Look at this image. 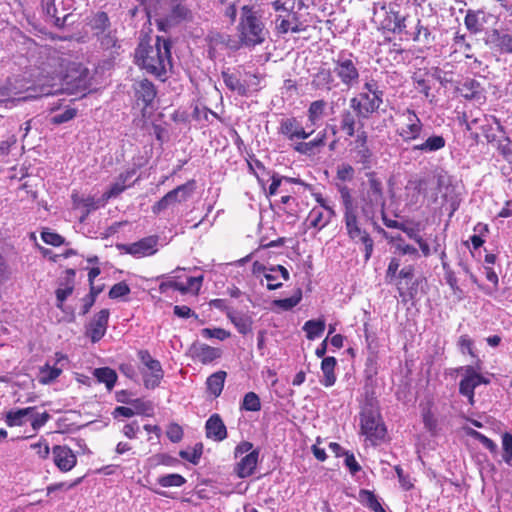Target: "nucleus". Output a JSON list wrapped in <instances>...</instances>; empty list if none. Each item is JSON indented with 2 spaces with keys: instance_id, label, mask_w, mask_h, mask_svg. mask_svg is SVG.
Segmentation results:
<instances>
[{
  "instance_id": "nucleus-11",
  "label": "nucleus",
  "mask_w": 512,
  "mask_h": 512,
  "mask_svg": "<svg viewBox=\"0 0 512 512\" xmlns=\"http://www.w3.org/2000/svg\"><path fill=\"white\" fill-rule=\"evenodd\" d=\"M195 187L196 185L194 180H190L185 184L176 187L152 206V212L154 214H159L161 211L172 205L187 201L193 194Z\"/></svg>"
},
{
  "instance_id": "nucleus-52",
  "label": "nucleus",
  "mask_w": 512,
  "mask_h": 512,
  "mask_svg": "<svg viewBox=\"0 0 512 512\" xmlns=\"http://www.w3.org/2000/svg\"><path fill=\"white\" fill-rule=\"evenodd\" d=\"M89 24L92 29L103 32L109 25V19L106 13L98 12L91 18Z\"/></svg>"
},
{
  "instance_id": "nucleus-55",
  "label": "nucleus",
  "mask_w": 512,
  "mask_h": 512,
  "mask_svg": "<svg viewBox=\"0 0 512 512\" xmlns=\"http://www.w3.org/2000/svg\"><path fill=\"white\" fill-rule=\"evenodd\" d=\"M201 335L206 339L216 338L221 341L231 336L229 331L222 328H204L201 330Z\"/></svg>"
},
{
  "instance_id": "nucleus-59",
  "label": "nucleus",
  "mask_w": 512,
  "mask_h": 512,
  "mask_svg": "<svg viewBox=\"0 0 512 512\" xmlns=\"http://www.w3.org/2000/svg\"><path fill=\"white\" fill-rule=\"evenodd\" d=\"M166 435L171 442H180L183 438V429L177 423H171L167 427Z\"/></svg>"
},
{
  "instance_id": "nucleus-15",
  "label": "nucleus",
  "mask_w": 512,
  "mask_h": 512,
  "mask_svg": "<svg viewBox=\"0 0 512 512\" xmlns=\"http://www.w3.org/2000/svg\"><path fill=\"white\" fill-rule=\"evenodd\" d=\"M489 379L485 378L472 366H466L463 369V378L459 383V392L468 398L471 405L474 404V390L481 384H488Z\"/></svg>"
},
{
  "instance_id": "nucleus-56",
  "label": "nucleus",
  "mask_w": 512,
  "mask_h": 512,
  "mask_svg": "<svg viewBox=\"0 0 512 512\" xmlns=\"http://www.w3.org/2000/svg\"><path fill=\"white\" fill-rule=\"evenodd\" d=\"M301 298H302V293L300 290H298L291 297L276 300L275 305H277L278 307H280L284 310H289V309H292L293 307H295L301 301Z\"/></svg>"
},
{
  "instance_id": "nucleus-12",
  "label": "nucleus",
  "mask_w": 512,
  "mask_h": 512,
  "mask_svg": "<svg viewBox=\"0 0 512 512\" xmlns=\"http://www.w3.org/2000/svg\"><path fill=\"white\" fill-rule=\"evenodd\" d=\"M315 200L318 205L311 209L306 222L309 227L321 230L330 223L332 218L335 216V211L333 206H331L330 203L320 194L315 195Z\"/></svg>"
},
{
  "instance_id": "nucleus-40",
  "label": "nucleus",
  "mask_w": 512,
  "mask_h": 512,
  "mask_svg": "<svg viewBox=\"0 0 512 512\" xmlns=\"http://www.w3.org/2000/svg\"><path fill=\"white\" fill-rule=\"evenodd\" d=\"M223 81L225 85L233 92H236L237 94L244 96L245 95V88L242 86V80H241V72L237 73H228L223 72L222 73Z\"/></svg>"
},
{
  "instance_id": "nucleus-3",
  "label": "nucleus",
  "mask_w": 512,
  "mask_h": 512,
  "mask_svg": "<svg viewBox=\"0 0 512 512\" xmlns=\"http://www.w3.org/2000/svg\"><path fill=\"white\" fill-rule=\"evenodd\" d=\"M136 62L149 73L161 76L171 67L170 44L157 37L154 45L141 42L135 53Z\"/></svg>"
},
{
  "instance_id": "nucleus-21",
  "label": "nucleus",
  "mask_w": 512,
  "mask_h": 512,
  "mask_svg": "<svg viewBox=\"0 0 512 512\" xmlns=\"http://www.w3.org/2000/svg\"><path fill=\"white\" fill-rule=\"evenodd\" d=\"M109 314L110 313L108 309H102L94 316L90 322L87 328V335L91 338L92 342H98L105 335Z\"/></svg>"
},
{
  "instance_id": "nucleus-6",
  "label": "nucleus",
  "mask_w": 512,
  "mask_h": 512,
  "mask_svg": "<svg viewBox=\"0 0 512 512\" xmlns=\"http://www.w3.org/2000/svg\"><path fill=\"white\" fill-rule=\"evenodd\" d=\"M383 103V93L374 81L366 82L361 92L350 100V107L358 117L368 118Z\"/></svg>"
},
{
  "instance_id": "nucleus-32",
  "label": "nucleus",
  "mask_w": 512,
  "mask_h": 512,
  "mask_svg": "<svg viewBox=\"0 0 512 512\" xmlns=\"http://www.w3.org/2000/svg\"><path fill=\"white\" fill-rule=\"evenodd\" d=\"M446 145V140L441 135H431L422 143L414 145L413 151H420L422 153H433L443 149Z\"/></svg>"
},
{
  "instance_id": "nucleus-16",
  "label": "nucleus",
  "mask_w": 512,
  "mask_h": 512,
  "mask_svg": "<svg viewBox=\"0 0 512 512\" xmlns=\"http://www.w3.org/2000/svg\"><path fill=\"white\" fill-rule=\"evenodd\" d=\"M158 239L154 236L145 237L137 242L123 244L120 248L127 254L136 258L154 255L157 252Z\"/></svg>"
},
{
  "instance_id": "nucleus-48",
  "label": "nucleus",
  "mask_w": 512,
  "mask_h": 512,
  "mask_svg": "<svg viewBox=\"0 0 512 512\" xmlns=\"http://www.w3.org/2000/svg\"><path fill=\"white\" fill-rule=\"evenodd\" d=\"M41 239L43 242L47 245H51L54 247H59L63 244H65V239L60 234L45 228L41 232Z\"/></svg>"
},
{
  "instance_id": "nucleus-19",
  "label": "nucleus",
  "mask_w": 512,
  "mask_h": 512,
  "mask_svg": "<svg viewBox=\"0 0 512 512\" xmlns=\"http://www.w3.org/2000/svg\"><path fill=\"white\" fill-rule=\"evenodd\" d=\"M279 131L288 140L293 141L295 139H307L314 133V129L306 132L303 126L297 121L296 118H285L282 119L279 127Z\"/></svg>"
},
{
  "instance_id": "nucleus-23",
  "label": "nucleus",
  "mask_w": 512,
  "mask_h": 512,
  "mask_svg": "<svg viewBox=\"0 0 512 512\" xmlns=\"http://www.w3.org/2000/svg\"><path fill=\"white\" fill-rule=\"evenodd\" d=\"M137 104L142 103L143 109L150 106L156 97L154 85L146 80H139L133 85Z\"/></svg>"
},
{
  "instance_id": "nucleus-54",
  "label": "nucleus",
  "mask_w": 512,
  "mask_h": 512,
  "mask_svg": "<svg viewBox=\"0 0 512 512\" xmlns=\"http://www.w3.org/2000/svg\"><path fill=\"white\" fill-rule=\"evenodd\" d=\"M179 455L190 463L197 464L202 455V445H196L194 448L188 450H181Z\"/></svg>"
},
{
  "instance_id": "nucleus-22",
  "label": "nucleus",
  "mask_w": 512,
  "mask_h": 512,
  "mask_svg": "<svg viewBox=\"0 0 512 512\" xmlns=\"http://www.w3.org/2000/svg\"><path fill=\"white\" fill-rule=\"evenodd\" d=\"M191 357L202 363L209 364L221 356V351L204 343H194L189 348Z\"/></svg>"
},
{
  "instance_id": "nucleus-13",
  "label": "nucleus",
  "mask_w": 512,
  "mask_h": 512,
  "mask_svg": "<svg viewBox=\"0 0 512 512\" xmlns=\"http://www.w3.org/2000/svg\"><path fill=\"white\" fill-rule=\"evenodd\" d=\"M334 74L340 79L342 84L350 88L358 83L359 71L356 63L350 57L339 56L334 60Z\"/></svg>"
},
{
  "instance_id": "nucleus-18",
  "label": "nucleus",
  "mask_w": 512,
  "mask_h": 512,
  "mask_svg": "<svg viewBox=\"0 0 512 512\" xmlns=\"http://www.w3.org/2000/svg\"><path fill=\"white\" fill-rule=\"evenodd\" d=\"M71 8L72 6L66 0H45V11L48 16L53 18L54 24L58 27L66 24L71 16L67 11Z\"/></svg>"
},
{
  "instance_id": "nucleus-9",
  "label": "nucleus",
  "mask_w": 512,
  "mask_h": 512,
  "mask_svg": "<svg viewBox=\"0 0 512 512\" xmlns=\"http://www.w3.org/2000/svg\"><path fill=\"white\" fill-rule=\"evenodd\" d=\"M422 130L423 123L414 110L407 108L400 112L396 132L404 142H411L419 139Z\"/></svg>"
},
{
  "instance_id": "nucleus-28",
  "label": "nucleus",
  "mask_w": 512,
  "mask_h": 512,
  "mask_svg": "<svg viewBox=\"0 0 512 512\" xmlns=\"http://www.w3.org/2000/svg\"><path fill=\"white\" fill-rule=\"evenodd\" d=\"M259 452L257 450H253L239 461L237 464L235 471L238 477L246 478L253 474L256 469L258 463Z\"/></svg>"
},
{
  "instance_id": "nucleus-63",
  "label": "nucleus",
  "mask_w": 512,
  "mask_h": 512,
  "mask_svg": "<svg viewBox=\"0 0 512 512\" xmlns=\"http://www.w3.org/2000/svg\"><path fill=\"white\" fill-rule=\"evenodd\" d=\"M497 46L506 53H512V35L497 34Z\"/></svg>"
},
{
  "instance_id": "nucleus-1",
  "label": "nucleus",
  "mask_w": 512,
  "mask_h": 512,
  "mask_svg": "<svg viewBox=\"0 0 512 512\" xmlns=\"http://www.w3.org/2000/svg\"><path fill=\"white\" fill-rule=\"evenodd\" d=\"M53 65H57L59 70L51 77V81L46 83L43 79H38L35 85H27L25 79L15 78L9 81L2 88L1 95L6 96L5 102L16 105L19 102L36 99L42 96L52 95L61 90L60 84L64 82L67 89L73 91H84L88 88L89 70L80 62L72 61L70 57H58L52 59Z\"/></svg>"
},
{
  "instance_id": "nucleus-60",
  "label": "nucleus",
  "mask_w": 512,
  "mask_h": 512,
  "mask_svg": "<svg viewBox=\"0 0 512 512\" xmlns=\"http://www.w3.org/2000/svg\"><path fill=\"white\" fill-rule=\"evenodd\" d=\"M130 293V288L125 282H119L113 285L109 291L111 299H117Z\"/></svg>"
},
{
  "instance_id": "nucleus-42",
  "label": "nucleus",
  "mask_w": 512,
  "mask_h": 512,
  "mask_svg": "<svg viewBox=\"0 0 512 512\" xmlns=\"http://www.w3.org/2000/svg\"><path fill=\"white\" fill-rule=\"evenodd\" d=\"M359 500L374 512H386L374 493L369 490H361L359 492Z\"/></svg>"
},
{
  "instance_id": "nucleus-24",
  "label": "nucleus",
  "mask_w": 512,
  "mask_h": 512,
  "mask_svg": "<svg viewBox=\"0 0 512 512\" xmlns=\"http://www.w3.org/2000/svg\"><path fill=\"white\" fill-rule=\"evenodd\" d=\"M206 436L214 441H222L227 437V429L218 414L211 415L205 424Z\"/></svg>"
},
{
  "instance_id": "nucleus-31",
  "label": "nucleus",
  "mask_w": 512,
  "mask_h": 512,
  "mask_svg": "<svg viewBox=\"0 0 512 512\" xmlns=\"http://www.w3.org/2000/svg\"><path fill=\"white\" fill-rule=\"evenodd\" d=\"M333 71L328 68H320L314 75L312 84L317 89L330 91L337 86L335 82Z\"/></svg>"
},
{
  "instance_id": "nucleus-64",
  "label": "nucleus",
  "mask_w": 512,
  "mask_h": 512,
  "mask_svg": "<svg viewBox=\"0 0 512 512\" xmlns=\"http://www.w3.org/2000/svg\"><path fill=\"white\" fill-rule=\"evenodd\" d=\"M76 109L68 108L63 113L57 114L51 118L53 124H62L72 120L76 116Z\"/></svg>"
},
{
  "instance_id": "nucleus-39",
  "label": "nucleus",
  "mask_w": 512,
  "mask_h": 512,
  "mask_svg": "<svg viewBox=\"0 0 512 512\" xmlns=\"http://www.w3.org/2000/svg\"><path fill=\"white\" fill-rule=\"evenodd\" d=\"M228 318L241 334H247L252 329V319L245 314L230 312Z\"/></svg>"
},
{
  "instance_id": "nucleus-41",
  "label": "nucleus",
  "mask_w": 512,
  "mask_h": 512,
  "mask_svg": "<svg viewBox=\"0 0 512 512\" xmlns=\"http://www.w3.org/2000/svg\"><path fill=\"white\" fill-rule=\"evenodd\" d=\"M306 332V337L309 340H314L322 335L325 330V321L323 319L308 320L303 326Z\"/></svg>"
},
{
  "instance_id": "nucleus-50",
  "label": "nucleus",
  "mask_w": 512,
  "mask_h": 512,
  "mask_svg": "<svg viewBox=\"0 0 512 512\" xmlns=\"http://www.w3.org/2000/svg\"><path fill=\"white\" fill-rule=\"evenodd\" d=\"M355 169L348 163H342L337 166L336 177L342 182H350L354 179Z\"/></svg>"
},
{
  "instance_id": "nucleus-37",
  "label": "nucleus",
  "mask_w": 512,
  "mask_h": 512,
  "mask_svg": "<svg viewBox=\"0 0 512 512\" xmlns=\"http://www.w3.org/2000/svg\"><path fill=\"white\" fill-rule=\"evenodd\" d=\"M486 124L482 126V131L489 142L495 141L497 133H504L503 127L499 123L498 119L494 116H484Z\"/></svg>"
},
{
  "instance_id": "nucleus-36",
  "label": "nucleus",
  "mask_w": 512,
  "mask_h": 512,
  "mask_svg": "<svg viewBox=\"0 0 512 512\" xmlns=\"http://www.w3.org/2000/svg\"><path fill=\"white\" fill-rule=\"evenodd\" d=\"M93 376L99 383H104L109 391L113 389L118 378L116 372L109 367L94 369Z\"/></svg>"
},
{
  "instance_id": "nucleus-49",
  "label": "nucleus",
  "mask_w": 512,
  "mask_h": 512,
  "mask_svg": "<svg viewBox=\"0 0 512 512\" xmlns=\"http://www.w3.org/2000/svg\"><path fill=\"white\" fill-rule=\"evenodd\" d=\"M241 408L246 411H259L261 409V403L258 395L254 392L246 393Z\"/></svg>"
},
{
  "instance_id": "nucleus-26",
  "label": "nucleus",
  "mask_w": 512,
  "mask_h": 512,
  "mask_svg": "<svg viewBox=\"0 0 512 512\" xmlns=\"http://www.w3.org/2000/svg\"><path fill=\"white\" fill-rule=\"evenodd\" d=\"M65 281L60 283V286L56 290L57 308L64 310L65 300L72 294L74 290V277L75 270L67 269L65 271Z\"/></svg>"
},
{
  "instance_id": "nucleus-58",
  "label": "nucleus",
  "mask_w": 512,
  "mask_h": 512,
  "mask_svg": "<svg viewBox=\"0 0 512 512\" xmlns=\"http://www.w3.org/2000/svg\"><path fill=\"white\" fill-rule=\"evenodd\" d=\"M50 419V415L47 412L36 413L35 411L32 415H29V420L31 426L34 431H38L41 427H43L47 421Z\"/></svg>"
},
{
  "instance_id": "nucleus-5",
  "label": "nucleus",
  "mask_w": 512,
  "mask_h": 512,
  "mask_svg": "<svg viewBox=\"0 0 512 512\" xmlns=\"http://www.w3.org/2000/svg\"><path fill=\"white\" fill-rule=\"evenodd\" d=\"M339 192L344 206V223L347 234L351 240L361 242L364 245L365 258L369 259L373 251V240L362 227L359 209L357 205H355L348 187H340Z\"/></svg>"
},
{
  "instance_id": "nucleus-7",
  "label": "nucleus",
  "mask_w": 512,
  "mask_h": 512,
  "mask_svg": "<svg viewBox=\"0 0 512 512\" xmlns=\"http://www.w3.org/2000/svg\"><path fill=\"white\" fill-rule=\"evenodd\" d=\"M360 430L372 445L378 444L386 436V427L380 413L374 409H364L361 412Z\"/></svg>"
},
{
  "instance_id": "nucleus-27",
  "label": "nucleus",
  "mask_w": 512,
  "mask_h": 512,
  "mask_svg": "<svg viewBox=\"0 0 512 512\" xmlns=\"http://www.w3.org/2000/svg\"><path fill=\"white\" fill-rule=\"evenodd\" d=\"M264 278L267 281V288L274 290L280 288L283 282L289 279V272L281 265L271 266L266 271Z\"/></svg>"
},
{
  "instance_id": "nucleus-62",
  "label": "nucleus",
  "mask_w": 512,
  "mask_h": 512,
  "mask_svg": "<svg viewBox=\"0 0 512 512\" xmlns=\"http://www.w3.org/2000/svg\"><path fill=\"white\" fill-rule=\"evenodd\" d=\"M355 119L350 114L347 113L343 116L341 121V129L350 137L354 136L355 134Z\"/></svg>"
},
{
  "instance_id": "nucleus-47",
  "label": "nucleus",
  "mask_w": 512,
  "mask_h": 512,
  "mask_svg": "<svg viewBox=\"0 0 512 512\" xmlns=\"http://www.w3.org/2000/svg\"><path fill=\"white\" fill-rule=\"evenodd\" d=\"M144 7L147 17L150 19L152 14L157 15L159 10L163 9L167 4L168 0H138Z\"/></svg>"
},
{
  "instance_id": "nucleus-43",
  "label": "nucleus",
  "mask_w": 512,
  "mask_h": 512,
  "mask_svg": "<svg viewBox=\"0 0 512 512\" xmlns=\"http://www.w3.org/2000/svg\"><path fill=\"white\" fill-rule=\"evenodd\" d=\"M326 133H319L317 138L310 142H301L295 145L294 149L302 154L310 153L315 147L323 146L325 144Z\"/></svg>"
},
{
  "instance_id": "nucleus-17",
  "label": "nucleus",
  "mask_w": 512,
  "mask_h": 512,
  "mask_svg": "<svg viewBox=\"0 0 512 512\" xmlns=\"http://www.w3.org/2000/svg\"><path fill=\"white\" fill-rule=\"evenodd\" d=\"M52 458L55 466L61 472H69L77 464L75 453L68 446L56 445L52 448Z\"/></svg>"
},
{
  "instance_id": "nucleus-30",
  "label": "nucleus",
  "mask_w": 512,
  "mask_h": 512,
  "mask_svg": "<svg viewBox=\"0 0 512 512\" xmlns=\"http://www.w3.org/2000/svg\"><path fill=\"white\" fill-rule=\"evenodd\" d=\"M35 410V407L11 409L5 414V423L9 427L22 426L29 420V415H32Z\"/></svg>"
},
{
  "instance_id": "nucleus-51",
  "label": "nucleus",
  "mask_w": 512,
  "mask_h": 512,
  "mask_svg": "<svg viewBox=\"0 0 512 512\" xmlns=\"http://www.w3.org/2000/svg\"><path fill=\"white\" fill-rule=\"evenodd\" d=\"M474 231L478 234H474L470 237V241L474 249L480 248L484 244L483 236L488 233V226L486 224L478 223L474 227Z\"/></svg>"
},
{
  "instance_id": "nucleus-29",
  "label": "nucleus",
  "mask_w": 512,
  "mask_h": 512,
  "mask_svg": "<svg viewBox=\"0 0 512 512\" xmlns=\"http://www.w3.org/2000/svg\"><path fill=\"white\" fill-rule=\"evenodd\" d=\"M73 207L75 209H82L83 215L80 218V221L83 222L88 214L98 209L105 204H102V197L100 199H95L94 197L82 198L78 194H72Z\"/></svg>"
},
{
  "instance_id": "nucleus-45",
  "label": "nucleus",
  "mask_w": 512,
  "mask_h": 512,
  "mask_svg": "<svg viewBox=\"0 0 512 512\" xmlns=\"http://www.w3.org/2000/svg\"><path fill=\"white\" fill-rule=\"evenodd\" d=\"M459 90L466 99H475L481 96L480 85L475 80L465 81Z\"/></svg>"
},
{
  "instance_id": "nucleus-35",
  "label": "nucleus",
  "mask_w": 512,
  "mask_h": 512,
  "mask_svg": "<svg viewBox=\"0 0 512 512\" xmlns=\"http://www.w3.org/2000/svg\"><path fill=\"white\" fill-rule=\"evenodd\" d=\"M337 361L334 357L329 356L325 357L321 363V370L323 372L324 378L322 380V384L326 387H330L334 385L336 381V376L334 373Z\"/></svg>"
},
{
  "instance_id": "nucleus-34",
  "label": "nucleus",
  "mask_w": 512,
  "mask_h": 512,
  "mask_svg": "<svg viewBox=\"0 0 512 512\" xmlns=\"http://www.w3.org/2000/svg\"><path fill=\"white\" fill-rule=\"evenodd\" d=\"M327 103L324 100L313 101L308 108V121L310 126L315 127L319 125V122L325 115Z\"/></svg>"
},
{
  "instance_id": "nucleus-61",
  "label": "nucleus",
  "mask_w": 512,
  "mask_h": 512,
  "mask_svg": "<svg viewBox=\"0 0 512 512\" xmlns=\"http://www.w3.org/2000/svg\"><path fill=\"white\" fill-rule=\"evenodd\" d=\"M271 180H272V182H271V184L269 186V190H268V195L269 196H273V195H275L277 193L278 188L281 186V183H282L283 180L287 181V182H290V183L298 182V180H296L294 178L281 177V176H279L277 174H273L271 176Z\"/></svg>"
},
{
  "instance_id": "nucleus-38",
  "label": "nucleus",
  "mask_w": 512,
  "mask_h": 512,
  "mask_svg": "<svg viewBox=\"0 0 512 512\" xmlns=\"http://www.w3.org/2000/svg\"><path fill=\"white\" fill-rule=\"evenodd\" d=\"M203 282V276H197V277H187L186 282H181L178 280V283H174L175 290L180 291L181 293H192V294H198V292L201 289Z\"/></svg>"
},
{
  "instance_id": "nucleus-57",
  "label": "nucleus",
  "mask_w": 512,
  "mask_h": 512,
  "mask_svg": "<svg viewBox=\"0 0 512 512\" xmlns=\"http://www.w3.org/2000/svg\"><path fill=\"white\" fill-rule=\"evenodd\" d=\"M81 481H82V478H77L73 482H59V483L50 484L46 488L47 495H50L55 491L70 490V489L76 487L78 484H80Z\"/></svg>"
},
{
  "instance_id": "nucleus-4",
  "label": "nucleus",
  "mask_w": 512,
  "mask_h": 512,
  "mask_svg": "<svg viewBox=\"0 0 512 512\" xmlns=\"http://www.w3.org/2000/svg\"><path fill=\"white\" fill-rule=\"evenodd\" d=\"M366 177L367 180L360 184L354 203L365 219L373 220L378 212H383L385 206L383 184L375 172H368Z\"/></svg>"
},
{
  "instance_id": "nucleus-25",
  "label": "nucleus",
  "mask_w": 512,
  "mask_h": 512,
  "mask_svg": "<svg viewBox=\"0 0 512 512\" xmlns=\"http://www.w3.org/2000/svg\"><path fill=\"white\" fill-rule=\"evenodd\" d=\"M135 172V169H131L121 173L111 185L110 189L102 195V204H106L109 199L115 198L121 194L129 186L127 182L133 177Z\"/></svg>"
},
{
  "instance_id": "nucleus-2",
  "label": "nucleus",
  "mask_w": 512,
  "mask_h": 512,
  "mask_svg": "<svg viewBox=\"0 0 512 512\" xmlns=\"http://www.w3.org/2000/svg\"><path fill=\"white\" fill-rule=\"evenodd\" d=\"M236 31L240 45L248 48L261 45L269 35L261 15L250 5L241 8Z\"/></svg>"
},
{
  "instance_id": "nucleus-53",
  "label": "nucleus",
  "mask_w": 512,
  "mask_h": 512,
  "mask_svg": "<svg viewBox=\"0 0 512 512\" xmlns=\"http://www.w3.org/2000/svg\"><path fill=\"white\" fill-rule=\"evenodd\" d=\"M503 460L506 464L512 466V434L504 433L502 435Z\"/></svg>"
},
{
  "instance_id": "nucleus-14",
  "label": "nucleus",
  "mask_w": 512,
  "mask_h": 512,
  "mask_svg": "<svg viewBox=\"0 0 512 512\" xmlns=\"http://www.w3.org/2000/svg\"><path fill=\"white\" fill-rule=\"evenodd\" d=\"M67 363L68 357L61 352H56L54 355L53 364L46 362L39 368L37 375L38 382L42 385L53 383L62 374L63 369Z\"/></svg>"
},
{
  "instance_id": "nucleus-44",
  "label": "nucleus",
  "mask_w": 512,
  "mask_h": 512,
  "mask_svg": "<svg viewBox=\"0 0 512 512\" xmlns=\"http://www.w3.org/2000/svg\"><path fill=\"white\" fill-rule=\"evenodd\" d=\"M158 484L161 487H181L186 483V479L177 473L166 474L157 479Z\"/></svg>"
},
{
  "instance_id": "nucleus-46",
  "label": "nucleus",
  "mask_w": 512,
  "mask_h": 512,
  "mask_svg": "<svg viewBox=\"0 0 512 512\" xmlns=\"http://www.w3.org/2000/svg\"><path fill=\"white\" fill-rule=\"evenodd\" d=\"M242 86L245 88V95L256 91L260 85V77L257 74L244 72L241 73Z\"/></svg>"
},
{
  "instance_id": "nucleus-8",
  "label": "nucleus",
  "mask_w": 512,
  "mask_h": 512,
  "mask_svg": "<svg viewBox=\"0 0 512 512\" xmlns=\"http://www.w3.org/2000/svg\"><path fill=\"white\" fill-rule=\"evenodd\" d=\"M372 21L379 29L393 33H401L406 28L405 17L398 12L388 9L385 3H374Z\"/></svg>"
},
{
  "instance_id": "nucleus-20",
  "label": "nucleus",
  "mask_w": 512,
  "mask_h": 512,
  "mask_svg": "<svg viewBox=\"0 0 512 512\" xmlns=\"http://www.w3.org/2000/svg\"><path fill=\"white\" fill-rule=\"evenodd\" d=\"M367 139V133L365 131H361L357 134V137L354 141V146L351 149L354 161L356 163L362 164L365 168L370 166L372 157V152L367 145Z\"/></svg>"
},
{
  "instance_id": "nucleus-33",
  "label": "nucleus",
  "mask_w": 512,
  "mask_h": 512,
  "mask_svg": "<svg viewBox=\"0 0 512 512\" xmlns=\"http://www.w3.org/2000/svg\"><path fill=\"white\" fill-rule=\"evenodd\" d=\"M226 376L227 374L225 371H217L207 378L206 386L208 392L211 395L214 397L220 396L224 387Z\"/></svg>"
},
{
  "instance_id": "nucleus-10",
  "label": "nucleus",
  "mask_w": 512,
  "mask_h": 512,
  "mask_svg": "<svg viewBox=\"0 0 512 512\" xmlns=\"http://www.w3.org/2000/svg\"><path fill=\"white\" fill-rule=\"evenodd\" d=\"M138 356L143 364L141 373L144 386L148 389H155L164 377V371L160 362L154 359L148 351H139Z\"/></svg>"
}]
</instances>
